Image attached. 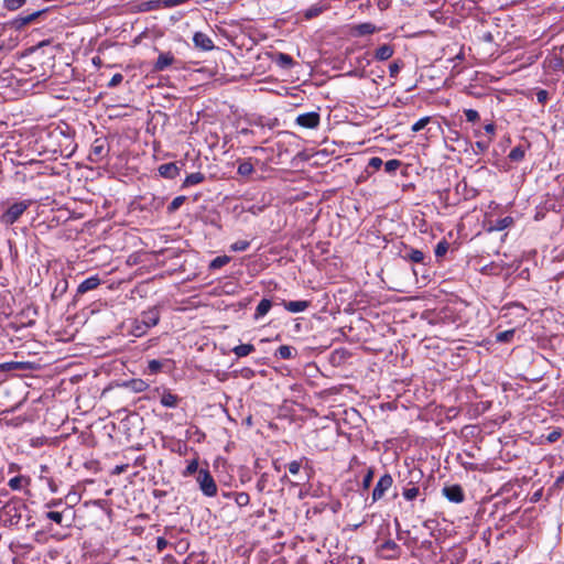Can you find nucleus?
I'll list each match as a JSON object with an SVG mask.
<instances>
[{"label": "nucleus", "instance_id": "69168bd1", "mask_svg": "<svg viewBox=\"0 0 564 564\" xmlns=\"http://www.w3.org/2000/svg\"><path fill=\"white\" fill-rule=\"evenodd\" d=\"M9 469H10V471L15 470L17 469V465L15 464L10 465Z\"/></svg>", "mask_w": 564, "mask_h": 564}, {"label": "nucleus", "instance_id": "5fc2aeb1", "mask_svg": "<svg viewBox=\"0 0 564 564\" xmlns=\"http://www.w3.org/2000/svg\"><path fill=\"white\" fill-rule=\"evenodd\" d=\"M288 468H289L290 474H292V475H296V474H299V471H300V469H301V462H299V460H293V462H291V463L288 465Z\"/></svg>", "mask_w": 564, "mask_h": 564}, {"label": "nucleus", "instance_id": "dca6fc26", "mask_svg": "<svg viewBox=\"0 0 564 564\" xmlns=\"http://www.w3.org/2000/svg\"><path fill=\"white\" fill-rule=\"evenodd\" d=\"M394 54V46L391 44H382L373 52V58L379 62H384L391 58Z\"/></svg>", "mask_w": 564, "mask_h": 564}, {"label": "nucleus", "instance_id": "774afa93", "mask_svg": "<svg viewBox=\"0 0 564 564\" xmlns=\"http://www.w3.org/2000/svg\"><path fill=\"white\" fill-rule=\"evenodd\" d=\"M56 505H57L56 502H52V503L48 505V507L56 506Z\"/></svg>", "mask_w": 564, "mask_h": 564}, {"label": "nucleus", "instance_id": "37998d69", "mask_svg": "<svg viewBox=\"0 0 564 564\" xmlns=\"http://www.w3.org/2000/svg\"><path fill=\"white\" fill-rule=\"evenodd\" d=\"M401 165V162L399 160H389L384 163V171L387 173H393L395 172Z\"/></svg>", "mask_w": 564, "mask_h": 564}, {"label": "nucleus", "instance_id": "412c9836", "mask_svg": "<svg viewBox=\"0 0 564 564\" xmlns=\"http://www.w3.org/2000/svg\"><path fill=\"white\" fill-rule=\"evenodd\" d=\"M163 1L164 0H148V1H143V2H141L138 6V11L139 12H149V11L158 10L160 8H164L163 7Z\"/></svg>", "mask_w": 564, "mask_h": 564}, {"label": "nucleus", "instance_id": "e2e57ef3", "mask_svg": "<svg viewBox=\"0 0 564 564\" xmlns=\"http://www.w3.org/2000/svg\"><path fill=\"white\" fill-rule=\"evenodd\" d=\"M364 560L361 556H351L347 564H362Z\"/></svg>", "mask_w": 564, "mask_h": 564}, {"label": "nucleus", "instance_id": "f704fd0d", "mask_svg": "<svg viewBox=\"0 0 564 564\" xmlns=\"http://www.w3.org/2000/svg\"><path fill=\"white\" fill-rule=\"evenodd\" d=\"M198 470V459L197 458H194L192 459L186 468L183 470L182 475L183 477H189L192 476L193 474H195L196 471Z\"/></svg>", "mask_w": 564, "mask_h": 564}, {"label": "nucleus", "instance_id": "f8f14e48", "mask_svg": "<svg viewBox=\"0 0 564 564\" xmlns=\"http://www.w3.org/2000/svg\"><path fill=\"white\" fill-rule=\"evenodd\" d=\"M193 42L202 51H212L215 47L212 39L203 32H196L193 36Z\"/></svg>", "mask_w": 564, "mask_h": 564}, {"label": "nucleus", "instance_id": "7c9ffc66", "mask_svg": "<svg viewBox=\"0 0 564 564\" xmlns=\"http://www.w3.org/2000/svg\"><path fill=\"white\" fill-rule=\"evenodd\" d=\"M148 330L149 328L140 319H135L132 324L131 334L135 337H140Z\"/></svg>", "mask_w": 564, "mask_h": 564}, {"label": "nucleus", "instance_id": "f3484780", "mask_svg": "<svg viewBox=\"0 0 564 564\" xmlns=\"http://www.w3.org/2000/svg\"><path fill=\"white\" fill-rule=\"evenodd\" d=\"M159 173L165 178H175L180 174V169L173 162L164 163L159 166Z\"/></svg>", "mask_w": 564, "mask_h": 564}, {"label": "nucleus", "instance_id": "2eb2a0df", "mask_svg": "<svg viewBox=\"0 0 564 564\" xmlns=\"http://www.w3.org/2000/svg\"><path fill=\"white\" fill-rule=\"evenodd\" d=\"M283 307L290 313H300L306 311L311 306L310 301H282Z\"/></svg>", "mask_w": 564, "mask_h": 564}, {"label": "nucleus", "instance_id": "6e6d98bb", "mask_svg": "<svg viewBox=\"0 0 564 564\" xmlns=\"http://www.w3.org/2000/svg\"><path fill=\"white\" fill-rule=\"evenodd\" d=\"M547 99H549V93L546 90L541 89L536 93V100L540 104H545Z\"/></svg>", "mask_w": 564, "mask_h": 564}, {"label": "nucleus", "instance_id": "4468645a", "mask_svg": "<svg viewBox=\"0 0 564 564\" xmlns=\"http://www.w3.org/2000/svg\"><path fill=\"white\" fill-rule=\"evenodd\" d=\"M384 558H397L400 554V546L393 540H387L380 546Z\"/></svg>", "mask_w": 564, "mask_h": 564}, {"label": "nucleus", "instance_id": "aec40b11", "mask_svg": "<svg viewBox=\"0 0 564 564\" xmlns=\"http://www.w3.org/2000/svg\"><path fill=\"white\" fill-rule=\"evenodd\" d=\"M123 386L135 393L143 392L149 388V383L142 379H131L129 381H126Z\"/></svg>", "mask_w": 564, "mask_h": 564}, {"label": "nucleus", "instance_id": "9b49d317", "mask_svg": "<svg viewBox=\"0 0 564 564\" xmlns=\"http://www.w3.org/2000/svg\"><path fill=\"white\" fill-rule=\"evenodd\" d=\"M101 284V279L96 274L84 280L76 290V295H83L89 291L96 290Z\"/></svg>", "mask_w": 564, "mask_h": 564}, {"label": "nucleus", "instance_id": "72a5a7b5", "mask_svg": "<svg viewBox=\"0 0 564 564\" xmlns=\"http://www.w3.org/2000/svg\"><path fill=\"white\" fill-rule=\"evenodd\" d=\"M276 63L281 67L289 68L294 64V61L290 55L285 53H279L276 57Z\"/></svg>", "mask_w": 564, "mask_h": 564}, {"label": "nucleus", "instance_id": "4c0bfd02", "mask_svg": "<svg viewBox=\"0 0 564 564\" xmlns=\"http://www.w3.org/2000/svg\"><path fill=\"white\" fill-rule=\"evenodd\" d=\"M235 501L239 507L248 506L250 502V496L247 492H237L235 494Z\"/></svg>", "mask_w": 564, "mask_h": 564}, {"label": "nucleus", "instance_id": "c85d7f7f", "mask_svg": "<svg viewBox=\"0 0 564 564\" xmlns=\"http://www.w3.org/2000/svg\"><path fill=\"white\" fill-rule=\"evenodd\" d=\"M524 156L525 148H523L522 145L513 148L508 155V158L513 162H520L524 159Z\"/></svg>", "mask_w": 564, "mask_h": 564}, {"label": "nucleus", "instance_id": "864d4df0", "mask_svg": "<svg viewBox=\"0 0 564 564\" xmlns=\"http://www.w3.org/2000/svg\"><path fill=\"white\" fill-rule=\"evenodd\" d=\"M382 164H383V161L380 158L373 156L369 160L368 167H370L372 170H379Z\"/></svg>", "mask_w": 564, "mask_h": 564}, {"label": "nucleus", "instance_id": "5701e85b", "mask_svg": "<svg viewBox=\"0 0 564 564\" xmlns=\"http://www.w3.org/2000/svg\"><path fill=\"white\" fill-rule=\"evenodd\" d=\"M271 306H272V303L270 300L262 299L256 308L254 319H259V318L263 317L270 311Z\"/></svg>", "mask_w": 564, "mask_h": 564}, {"label": "nucleus", "instance_id": "6ab92c4d", "mask_svg": "<svg viewBox=\"0 0 564 564\" xmlns=\"http://www.w3.org/2000/svg\"><path fill=\"white\" fill-rule=\"evenodd\" d=\"M180 402V398L173 394L169 390H163L161 395V404L165 408H176Z\"/></svg>", "mask_w": 564, "mask_h": 564}, {"label": "nucleus", "instance_id": "49530a36", "mask_svg": "<svg viewBox=\"0 0 564 564\" xmlns=\"http://www.w3.org/2000/svg\"><path fill=\"white\" fill-rule=\"evenodd\" d=\"M268 480H269V477L267 474H262L260 476V478L258 479L257 485H256L257 490L259 492H263L265 490V488L268 486Z\"/></svg>", "mask_w": 564, "mask_h": 564}, {"label": "nucleus", "instance_id": "c756f323", "mask_svg": "<svg viewBox=\"0 0 564 564\" xmlns=\"http://www.w3.org/2000/svg\"><path fill=\"white\" fill-rule=\"evenodd\" d=\"M230 262V258L228 256H219L213 259L209 263L210 270H217L226 265Z\"/></svg>", "mask_w": 564, "mask_h": 564}, {"label": "nucleus", "instance_id": "c03bdc74", "mask_svg": "<svg viewBox=\"0 0 564 564\" xmlns=\"http://www.w3.org/2000/svg\"><path fill=\"white\" fill-rule=\"evenodd\" d=\"M46 518L56 522L57 524H63V519H64V514L63 512H58V511H48L46 512Z\"/></svg>", "mask_w": 564, "mask_h": 564}, {"label": "nucleus", "instance_id": "a19ab883", "mask_svg": "<svg viewBox=\"0 0 564 564\" xmlns=\"http://www.w3.org/2000/svg\"><path fill=\"white\" fill-rule=\"evenodd\" d=\"M431 121V117H423L420 120H417L411 128L413 132H419L422 129H424L427 123Z\"/></svg>", "mask_w": 564, "mask_h": 564}, {"label": "nucleus", "instance_id": "3c124183", "mask_svg": "<svg viewBox=\"0 0 564 564\" xmlns=\"http://www.w3.org/2000/svg\"><path fill=\"white\" fill-rule=\"evenodd\" d=\"M562 436V430L561 429H555L553 430L547 436H546V442L547 443H555L560 437Z\"/></svg>", "mask_w": 564, "mask_h": 564}, {"label": "nucleus", "instance_id": "13d9d810", "mask_svg": "<svg viewBox=\"0 0 564 564\" xmlns=\"http://www.w3.org/2000/svg\"><path fill=\"white\" fill-rule=\"evenodd\" d=\"M167 546V541L163 536L156 539V549L162 552Z\"/></svg>", "mask_w": 564, "mask_h": 564}, {"label": "nucleus", "instance_id": "20e7f679", "mask_svg": "<svg viewBox=\"0 0 564 564\" xmlns=\"http://www.w3.org/2000/svg\"><path fill=\"white\" fill-rule=\"evenodd\" d=\"M109 152L108 144L104 139H96L89 151V161L99 163Z\"/></svg>", "mask_w": 564, "mask_h": 564}, {"label": "nucleus", "instance_id": "c9c22d12", "mask_svg": "<svg viewBox=\"0 0 564 564\" xmlns=\"http://www.w3.org/2000/svg\"><path fill=\"white\" fill-rule=\"evenodd\" d=\"M448 248H449V243L445 239L441 240L435 247V250H434L435 256L437 258L445 256L446 252L448 251Z\"/></svg>", "mask_w": 564, "mask_h": 564}, {"label": "nucleus", "instance_id": "79ce46f5", "mask_svg": "<svg viewBox=\"0 0 564 564\" xmlns=\"http://www.w3.org/2000/svg\"><path fill=\"white\" fill-rule=\"evenodd\" d=\"M185 199H186V198H185V196H177V197H175V198L171 202V204L169 205L167 210H169L170 213H173V212L177 210V209L183 205V203L185 202Z\"/></svg>", "mask_w": 564, "mask_h": 564}, {"label": "nucleus", "instance_id": "603ef678", "mask_svg": "<svg viewBox=\"0 0 564 564\" xmlns=\"http://www.w3.org/2000/svg\"><path fill=\"white\" fill-rule=\"evenodd\" d=\"M122 80H123L122 74L117 73L111 77L110 82L108 83V87H110V88L117 87L118 85H120L122 83Z\"/></svg>", "mask_w": 564, "mask_h": 564}, {"label": "nucleus", "instance_id": "de8ad7c7", "mask_svg": "<svg viewBox=\"0 0 564 564\" xmlns=\"http://www.w3.org/2000/svg\"><path fill=\"white\" fill-rule=\"evenodd\" d=\"M148 369L151 373H158L162 369V362L156 359H152L148 364Z\"/></svg>", "mask_w": 564, "mask_h": 564}, {"label": "nucleus", "instance_id": "393cba45", "mask_svg": "<svg viewBox=\"0 0 564 564\" xmlns=\"http://www.w3.org/2000/svg\"><path fill=\"white\" fill-rule=\"evenodd\" d=\"M205 181V175L200 172L192 173L186 176L183 182V187H189L193 185H197Z\"/></svg>", "mask_w": 564, "mask_h": 564}, {"label": "nucleus", "instance_id": "09e8293b", "mask_svg": "<svg viewBox=\"0 0 564 564\" xmlns=\"http://www.w3.org/2000/svg\"><path fill=\"white\" fill-rule=\"evenodd\" d=\"M67 286H68V283L66 280H61L59 282H57V284L54 289V292H53V296H55L56 293H59V295L64 294L67 290Z\"/></svg>", "mask_w": 564, "mask_h": 564}, {"label": "nucleus", "instance_id": "ddd939ff", "mask_svg": "<svg viewBox=\"0 0 564 564\" xmlns=\"http://www.w3.org/2000/svg\"><path fill=\"white\" fill-rule=\"evenodd\" d=\"M175 62V57L171 52L160 53L156 62L154 63L153 70L162 72L170 67Z\"/></svg>", "mask_w": 564, "mask_h": 564}, {"label": "nucleus", "instance_id": "9d476101", "mask_svg": "<svg viewBox=\"0 0 564 564\" xmlns=\"http://www.w3.org/2000/svg\"><path fill=\"white\" fill-rule=\"evenodd\" d=\"M45 12V10H39L33 13L26 14V15H20L12 20L11 25L15 30H21L24 26L31 24L34 22L40 15H42Z\"/></svg>", "mask_w": 564, "mask_h": 564}, {"label": "nucleus", "instance_id": "58836bf2", "mask_svg": "<svg viewBox=\"0 0 564 564\" xmlns=\"http://www.w3.org/2000/svg\"><path fill=\"white\" fill-rule=\"evenodd\" d=\"M403 67V62L400 61V59H397L394 62H392L390 65H389V73H390V76L395 78L400 72V69Z\"/></svg>", "mask_w": 564, "mask_h": 564}, {"label": "nucleus", "instance_id": "338daca9", "mask_svg": "<svg viewBox=\"0 0 564 564\" xmlns=\"http://www.w3.org/2000/svg\"><path fill=\"white\" fill-rule=\"evenodd\" d=\"M403 488H412V485H409V481H408L406 485L403 486Z\"/></svg>", "mask_w": 564, "mask_h": 564}, {"label": "nucleus", "instance_id": "680f3d73", "mask_svg": "<svg viewBox=\"0 0 564 564\" xmlns=\"http://www.w3.org/2000/svg\"><path fill=\"white\" fill-rule=\"evenodd\" d=\"M489 143H490V140L485 142V141H477L476 142V147L480 150V151H485L488 149L489 147Z\"/></svg>", "mask_w": 564, "mask_h": 564}, {"label": "nucleus", "instance_id": "b1692460", "mask_svg": "<svg viewBox=\"0 0 564 564\" xmlns=\"http://www.w3.org/2000/svg\"><path fill=\"white\" fill-rule=\"evenodd\" d=\"M357 35H367L372 34L378 31L377 26L370 22H365L356 25L354 28Z\"/></svg>", "mask_w": 564, "mask_h": 564}, {"label": "nucleus", "instance_id": "a211bd4d", "mask_svg": "<svg viewBox=\"0 0 564 564\" xmlns=\"http://www.w3.org/2000/svg\"><path fill=\"white\" fill-rule=\"evenodd\" d=\"M514 220L511 216L497 219L489 228L488 231H501L513 225Z\"/></svg>", "mask_w": 564, "mask_h": 564}, {"label": "nucleus", "instance_id": "6e6552de", "mask_svg": "<svg viewBox=\"0 0 564 564\" xmlns=\"http://www.w3.org/2000/svg\"><path fill=\"white\" fill-rule=\"evenodd\" d=\"M442 491L446 499L451 502L460 503L465 499L463 488L459 485L446 486Z\"/></svg>", "mask_w": 564, "mask_h": 564}, {"label": "nucleus", "instance_id": "052dcab7", "mask_svg": "<svg viewBox=\"0 0 564 564\" xmlns=\"http://www.w3.org/2000/svg\"><path fill=\"white\" fill-rule=\"evenodd\" d=\"M127 468H128V465H118V466H116V467H115V469H113L112 474H113V475H120V474H122L123 471H126V470H127Z\"/></svg>", "mask_w": 564, "mask_h": 564}, {"label": "nucleus", "instance_id": "f03ea898", "mask_svg": "<svg viewBox=\"0 0 564 564\" xmlns=\"http://www.w3.org/2000/svg\"><path fill=\"white\" fill-rule=\"evenodd\" d=\"M31 200H21L12 204L1 216L0 221L7 226L13 225L31 206Z\"/></svg>", "mask_w": 564, "mask_h": 564}, {"label": "nucleus", "instance_id": "7ed1b4c3", "mask_svg": "<svg viewBox=\"0 0 564 564\" xmlns=\"http://www.w3.org/2000/svg\"><path fill=\"white\" fill-rule=\"evenodd\" d=\"M196 480L199 485V489L206 497H214L217 495V484L208 469H199Z\"/></svg>", "mask_w": 564, "mask_h": 564}, {"label": "nucleus", "instance_id": "0eeeda50", "mask_svg": "<svg viewBox=\"0 0 564 564\" xmlns=\"http://www.w3.org/2000/svg\"><path fill=\"white\" fill-rule=\"evenodd\" d=\"M295 122L306 129H315L319 126L321 117L316 111L299 115Z\"/></svg>", "mask_w": 564, "mask_h": 564}, {"label": "nucleus", "instance_id": "473e14b6", "mask_svg": "<svg viewBox=\"0 0 564 564\" xmlns=\"http://www.w3.org/2000/svg\"><path fill=\"white\" fill-rule=\"evenodd\" d=\"M26 3V0H3V8L9 11H15L22 8Z\"/></svg>", "mask_w": 564, "mask_h": 564}, {"label": "nucleus", "instance_id": "a878e982", "mask_svg": "<svg viewBox=\"0 0 564 564\" xmlns=\"http://www.w3.org/2000/svg\"><path fill=\"white\" fill-rule=\"evenodd\" d=\"M254 346L252 344H241L232 348L234 354L238 357H246L252 351H254Z\"/></svg>", "mask_w": 564, "mask_h": 564}, {"label": "nucleus", "instance_id": "39448f33", "mask_svg": "<svg viewBox=\"0 0 564 564\" xmlns=\"http://www.w3.org/2000/svg\"><path fill=\"white\" fill-rule=\"evenodd\" d=\"M392 484L393 479L390 474H384L383 476H381L372 490V501L376 502L380 500L386 495V492L391 488Z\"/></svg>", "mask_w": 564, "mask_h": 564}, {"label": "nucleus", "instance_id": "0e129e2a", "mask_svg": "<svg viewBox=\"0 0 564 564\" xmlns=\"http://www.w3.org/2000/svg\"><path fill=\"white\" fill-rule=\"evenodd\" d=\"M6 50L4 43L0 42V53H2Z\"/></svg>", "mask_w": 564, "mask_h": 564}, {"label": "nucleus", "instance_id": "423d86ee", "mask_svg": "<svg viewBox=\"0 0 564 564\" xmlns=\"http://www.w3.org/2000/svg\"><path fill=\"white\" fill-rule=\"evenodd\" d=\"M411 479L409 480V485H412V488H402V496L408 500L412 501L420 495V488L416 482L421 479V471H410Z\"/></svg>", "mask_w": 564, "mask_h": 564}, {"label": "nucleus", "instance_id": "1a4fd4ad", "mask_svg": "<svg viewBox=\"0 0 564 564\" xmlns=\"http://www.w3.org/2000/svg\"><path fill=\"white\" fill-rule=\"evenodd\" d=\"M140 321L150 329L158 325L160 321V310L156 306L141 313Z\"/></svg>", "mask_w": 564, "mask_h": 564}, {"label": "nucleus", "instance_id": "8fccbe9b", "mask_svg": "<svg viewBox=\"0 0 564 564\" xmlns=\"http://www.w3.org/2000/svg\"><path fill=\"white\" fill-rule=\"evenodd\" d=\"M464 113L466 116L467 121L469 122H476L479 119V113L477 110L466 109Z\"/></svg>", "mask_w": 564, "mask_h": 564}, {"label": "nucleus", "instance_id": "4be33fe9", "mask_svg": "<svg viewBox=\"0 0 564 564\" xmlns=\"http://www.w3.org/2000/svg\"><path fill=\"white\" fill-rule=\"evenodd\" d=\"M403 258L413 263H424L425 254L419 249L410 248L409 252L404 254Z\"/></svg>", "mask_w": 564, "mask_h": 564}, {"label": "nucleus", "instance_id": "4d7b16f0", "mask_svg": "<svg viewBox=\"0 0 564 564\" xmlns=\"http://www.w3.org/2000/svg\"><path fill=\"white\" fill-rule=\"evenodd\" d=\"M319 13H321V9H319V8H310V9L305 12V18H306V19H312V18H314V17H317Z\"/></svg>", "mask_w": 564, "mask_h": 564}, {"label": "nucleus", "instance_id": "bf43d9fd", "mask_svg": "<svg viewBox=\"0 0 564 564\" xmlns=\"http://www.w3.org/2000/svg\"><path fill=\"white\" fill-rule=\"evenodd\" d=\"M484 130L487 134L490 135V141H491V137L495 134V131H496V127L494 123H488L484 127Z\"/></svg>", "mask_w": 564, "mask_h": 564}, {"label": "nucleus", "instance_id": "bb28decb", "mask_svg": "<svg viewBox=\"0 0 564 564\" xmlns=\"http://www.w3.org/2000/svg\"><path fill=\"white\" fill-rule=\"evenodd\" d=\"M276 355L282 359H292L296 356V350L291 346L282 345L278 348Z\"/></svg>", "mask_w": 564, "mask_h": 564}, {"label": "nucleus", "instance_id": "f257e3e1", "mask_svg": "<svg viewBox=\"0 0 564 564\" xmlns=\"http://www.w3.org/2000/svg\"><path fill=\"white\" fill-rule=\"evenodd\" d=\"M25 508L20 502H8L1 510L0 517L6 525L12 527L19 524L22 518V510Z\"/></svg>", "mask_w": 564, "mask_h": 564}, {"label": "nucleus", "instance_id": "a18cd8bd", "mask_svg": "<svg viewBox=\"0 0 564 564\" xmlns=\"http://www.w3.org/2000/svg\"><path fill=\"white\" fill-rule=\"evenodd\" d=\"M373 475H375L373 468H369L362 479V488L364 489H368L370 487L372 479H373Z\"/></svg>", "mask_w": 564, "mask_h": 564}, {"label": "nucleus", "instance_id": "e433bc0d", "mask_svg": "<svg viewBox=\"0 0 564 564\" xmlns=\"http://www.w3.org/2000/svg\"><path fill=\"white\" fill-rule=\"evenodd\" d=\"M514 332H516L514 329H508L505 332H500L496 335V340L498 343H508L512 339Z\"/></svg>", "mask_w": 564, "mask_h": 564}, {"label": "nucleus", "instance_id": "ea45409f", "mask_svg": "<svg viewBox=\"0 0 564 564\" xmlns=\"http://www.w3.org/2000/svg\"><path fill=\"white\" fill-rule=\"evenodd\" d=\"M249 246H250L249 241H247V240H238V241L234 242L230 246V250L235 251V252L246 251L249 248Z\"/></svg>", "mask_w": 564, "mask_h": 564}, {"label": "nucleus", "instance_id": "2f4dec72", "mask_svg": "<svg viewBox=\"0 0 564 564\" xmlns=\"http://www.w3.org/2000/svg\"><path fill=\"white\" fill-rule=\"evenodd\" d=\"M29 478L24 476H15L9 480V487L12 490H20L22 488L23 482L29 484Z\"/></svg>", "mask_w": 564, "mask_h": 564}, {"label": "nucleus", "instance_id": "cd10ccee", "mask_svg": "<svg viewBox=\"0 0 564 564\" xmlns=\"http://www.w3.org/2000/svg\"><path fill=\"white\" fill-rule=\"evenodd\" d=\"M253 164L250 160L241 161L238 165L237 173L241 176H249L253 173Z\"/></svg>", "mask_w": 564, "mask_h": 564}]
</instances>
